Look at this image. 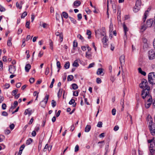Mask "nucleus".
I'll return each mask as SVG.
<instances>
[{"mask_svg": "<svg viewBox=\"0 0 155 155\" xmlns=\"http://www.w3.org/2000/svg\"><path fill=\"white\" fill-rule=\"evenodd\" d=\"M148 84L147 81L146 80L143 79L140 84V87L143 89L142 91L141 95H145L146 96H147V94H150V87L147 85Z\"/></svg>", "mask_w": 155, "mask_h": 155, "instance_id": "f257e3e1", "label": "nucleus"}, {"mask_svg": "<svg viewBox=\"0 0 155 155\" xmlns=\"http://www.w3.org/2000/svg\"><path fill=\"white\" fill-rule=\"evenodd\" d=\"M148 143H150L149 149L150 154H154L155 152V139L148 140Z\"/></svg>", "mask_w": 155, "mask_h": 155, "instance_id": "f03ea898", "label": "nucleus"}, {"mask_svg": "<svg viewBox=\"0 0 155 155\" xmlns=\"http://www.w3.org/2000/svg\"><path fill=\"white\" fill-rule=\"evenodd\" d=\"M142 97L144 99L146 98L147 99V102L145 104V107L146 108H149L152 104V98L150 94H147V96L145 95H142Z\"/></svg>", "mask_w": 155, "mask_h": 155, "instance_id": "7ed1b4c3", "label": "nucleus"}, {"mask_svg": "<svg viewBox=\"0 0 155 155\" xmlns=\"http://www.w3.org/2000/svg\"><path fill=\"white\" fill-rule=\"evenodd\" d=\"M153 20L152 19H148L146 22V25H143L140 29L141 31L143 32L146 30L147 27H151L153 23Z\"/></svg>", "mask_w": 155, "mask_h": 155, "instance_id": "20e7f679", "label": "nucleus"}, {"mask_svg": "<svg viewBox=\"0 0 155 155\" xmlns=\"http://www.w3.org/2000/svg\"><path fill=\"white\" fill-rule=\"evenodd\" d=\"M148 80L149 83L152 84H155V74L151 72L148 75Z\"/></svg>", "mask_w": 155, "mask_h": 155, "instance_id": "39448f33", "label": "nucleus"}, {"mask_svg": "<svg viewBox=\"0 0 155 155\" xmlns=\"http://www.w3.org/2000/svg\"><path fill=\"white\" fill-rule=\"evenodd\" d=\"M149 128L151 134L152 135L155 136V127L153 124V120L151 118H150V122H149Z\"/></svg>", "mask_w": 155, "mask_h": 155, "instance_id": "423d86ee", "label": "nucleus"}, {"mask_svg": "<svg viewBox=\"0 0 155 155\" xmlns=\"http://www.w3.org/2000/svg\"><path fill=\"white\" fill-rule=\"evenodd\" d=\"M148 57L149 60H153L155 58V51L151 50L148 51Z\"/></svg>", "mask_w": 155, "mask_h": 155, "instance_id": "0eeeda50", "label": "nucleus"}, {"mask_svg": "<svg viewBox=\"0 0 155 155\" xmlns=\"http://www.w3.org/2000/svg\"><path fill=\"white\" fill-rule=\"evenodd\" d=\"M49 95L47 94H46L45 95V97L44 99V100L42 101L40 103V104H41L43 102H44L45 104L44 105H41V107L43 108H45V107L46 106V104H47L48 101V99L49 98Z\"/></svg>", "mask_w": 155, "mask_h": 155, "instance_id": "6e6552de", "label": "nucleus"}, {"mask_svg": "<svg viewBox=\"0 0 155 155\" xmlns=\"http://www.w3.org/2000/svg\"><path fill=\"white\" fill-rule=\"evenodd\" d=\"M119 60L121 64V67H122L125 64V58L124 56V55L121 56L120 57Z\"/></svg>", "mask_w": 155, "mask_h": 155, "instance_id": "1a4fd4ad", "label": "nucleus"}, {"mask_svg": "<svg viewBox=\"0 0 155 155\" xmlns=\"http://www.w3.org/2000/svg\"><path fill=\"white\" fill-rule=\"evenodd\" d=\"M150 10V8H148L147 10L145 12L144 15V17L143 18V20L144 22L145 21L147 16L148 15L149 13V12Z\"/></svg>", "mask_w": 155, "mask_h": 155, "instance_id": "9d476101", "label": "nucleus"}, {"mask_svg": "<svg viewBox=\"0 0 155 155\" xmlns=\"http://www.w3.org/2000/svg\"><path fill=\"white\" fill-rule=\"evenodd\" d=\"M55 35L57 36H59L60 40V42H61L63 40V35L62 33H60V32L58 31H56L55 33Z\"/></svg>", "mask_w": 155, "mask_h": 155, "instance_id": "9b49d317", "label": "nucleus"}, {"mask_svg": "<svg viewBox=\"0 0 155 155\" xmlns=\"http://www.w3.org/2000/svg\"><path fill=\"white\" fill-rule=\"evenodd\" d=\"M32 113V111L30 109H28L25 110L24 112V114L25 115H26L27 114H28L29 116H30L31 115Z\"/></svg>", "mask_w": 155, "mask_h": 155, "instance_id": "f8f14e48", "label": "nucleus"}, {"mask_svg": "<svg viewBox=\"0 0 155 155\" xmlns=\"http://www.w3.org/2000/svg\"><path fill=\"white\" fill-rule=\"evenodd\" d=\"M103 42L104 43V47L106 48L107 46V42L108 41L106 36H104L103 38Z\"/></svg>", "mask_w": 155, "mask_h": 155, "instance_id": "ddd939ff", "label": "nucleus"}, {"mask_svg": "<svg viewBox=\"0 0 155 155\" xmlns=\"http://www.w3.org/2000/svg\"><path fill=\"white\" fill-rule=\"evenodd\" d=\"M31 68V65L29 64H27L25 67V71L26 72H28Z\"/></svg>", "mask_w": 155, "mask_h": 155, "instance_id": "4468645a", "label": "nucleus"}, {"mask_svg": "<svg viewBox=\"0 0 155 155\" xmlns=\"http://www.w3.org/2000/svg\"><path fill=\"white\" fill-rule=\"evenodd\" d=\"M12 40V38L11 37H9L8 40L7 41V45L8 46H12V43L11 41Z\"/></svg>", "mask_w": 155, "mask_h": 155, "instance_id": "2eb2a0df", "label": "nucleus"}, {"mask_svg": "<svg viewBox=\"0 0 155 155\" xmlns=\"http://www.w3.org/2000/svg\"><path fill=\"white\" fill-rule=\"evenodd\" d=\"M140 7L137 5H135L133 8V10L134 12H137L140 10Z\"/></svg>", "mask_w": 155, "mask_h": 155, "instance_id": "dca6fc26", "label": "nucleus"}, {"mask_svg": "<svg viewBox=\"0 0 155 155\" xmlns=\"http://www.w3.org/2000/svg\"><path fill=\"white\" fill-rule=\"evenodd\" d=\"M81 4V3L80 1H75L74 2L73 4L74 6L78 7Z\"/></svg>", "mask_w": 155, "mask_h": 155, "instance_id": "f3484780", "label": "nucleus"}, {"mask_svg": "<svg viewBox=\"0 0 155 155\" xmlns=\"http://www.w3.org/2000/svg\"><path fill=\"white\" fill-rule=\"evenodd\" d=\"M61 16L62 17L63 16L64 18L66 19L68 17V14L66 12H62Z\"/></svg>", "mask_w": 155, "mask_h": 155, "instance_id": "a211bd4d", "label": "nucleus"}, {"mask_svg": "<svg viewBox=\"0 0 155 155\" xmlns=\"http://www.w3.org/2000/svg\"><path fill=\"white\" fill-rule=\"evenodd\" d=\"M138 70L139 73H140L142 75L144 76H145L146 75V73L145 71H142L141 68H138Z\"/></svg>", "mask_w": 155, "mask_h": 155, "instance_id": "6ab92c4d", "label": "nucleus"}, {"mask_svg": "<svg viewBox=\"0 0 155 155\" xmlns=\"http://www.w3.org/2000/svg\"><path fill=\"white\" fill-rule=\"evenodd\" d=\"M63 89L62 88H60L59 89V91L58 93V97L59 98L61 96L62 94V93Z\"/></svg>", "mask_w": 155, "mask_h": 155, "instance_id": "aec40b11", "label": "nucleus"}, {"mask_svg": "<svg viewBox=\"0 0 155 155\" xmlns=\"http://www.w3.org/2000/svg\"><path fill=\"white\" fill-rule=\"evenodd\" d=\"M86 34L88 35V39H90L91 38V31L89 30H87Z\"/></svg>", "mask_w": 155, "mask_h": 155, "instance_id": "412c9836", "label": "nucleus"}, {"mask_svg": "<svg viewBox=\"0 0 155 155\" xmlns=\"http://www.w3.org/2000/svg\"><path fill=\"white\" fill-rule=\"evenodd\" d=\"M33 140L31 138H29L26 141V144L27 145H29L32 142Z\"/></svg>", "mask_w": 155, "mask_h": 155, "instance_id": "4be33fe9", "label": "nucleus"}, {"mask_svg": "<svg viewBox=\"0 0 155 155\" xmlns=\"http://www.w3.org/2000/svg\"><path fill=\"white\" fill-rule=\"evenodd\" d=\"M91 129V126L90 125H87L85 128V131L88 132L90 131Z\"/></svg>", "mask_w": 155, "mask_h": 155, "instance_id": "5701e85b", "label": "nucleus"}, {"mask_svg": "<svg viewBox=\"0 0 155 155\" xmlns=\"http://www.w3.org/2000/svg\"><path fill=\"white\" fill-rule=\"evenodd\" d=\"M103 72V69L101 68H98L97 72V75H100Z\"/></svg>", "mask_w": 155, "mask_h": 155, "instance_id": "b1692460", "label": "nucleus"}, {"mask_svg": "<svg viewBox=\"0 0 155 155\" xmlns=\"http://www.w3.org/2000/svg\"><path fill=\"white\" fill-rule=\"evenodd\" d=\"M141 4V0H136V5L140 7V6Z\"/></svg>", "mask_w": 155, "mask_h": 155, "instance_id": "393cba45", "label": "nucleus"}, {"mask_svg": "<svg viewBox=\"0 0 155 155\" xmlns=\"http://www.w3.org/2000/svg\"><path fill=\"white\" fill-rule=\"evenodd\" d=\"M70 67V63L69 61L66 62L64 65V67L66 69L69 68Z\"/></svg>", "mask_w": 155, "mask_h": 155, "instance_id": "a878e982", "label": "nucleus"}, {"mask_svg": "<svg viewBox=\"0 0 155 155\" xmlns=\"http://www.w3.org/2000/svg\"><path fill=\"white\" fill-rule=\"evenodd\" d=\"M73 89L74 90H76L78 88V86L76 84H73L71 85Z\"/></svg>", "mask_w": 155, "mask_h": 155, "instance_id": "bb28decb", "label": "nucleus"}, {"mask_svg": "<svg viewBox=\"0 0 155 155\" xmlns=\"http://www.w3.org/2000/svg\"><path fill=\"white\" fill-rule=\"evenodd\" d=\"M123 28H124V33L126 34L127 33V32L128 30V28L127 27L126 25H124Z\"/></svg>", "mask_w": 155, "mask_h": 155, "instance_id": "cd10ccee", "label": "nucleus"}, {"mask_svg": "<svg viewBox=\"0 0 155 155\" xmlns=\"http://www.w3.org/2000/svg\"><path fill=\"white\" fill-rule=\"evenodd\" d=\"M79 65L77 60H75L73 64V66L74 67H77Z\"/></svg>", "mask_w": 155, "mask_h": 155, "instance_id": "c85d7f7f", "label": "nucleus"}, {"mask_svg": "<svg viewBox=\"0 0 155 155\" xmlns=\"http://www.w3.org/2000/svg\"><path fill=\"white\" fill-rule=\"evenodd\" d=\"M74 77L72 75H69L68 76L67 79L68 81H71L73 79Z\"/></svg>", "mask_w": 155, "mask_h": 155, "instance_id": "c756f323", "label": "nucleus"}, {"mask_svg": "<svg viewBox=\"0 0 155 155\" xmlns=\"http://www.w3.org/2000/svg\"><path fill=\"white\" fill-rule=\"evenodd\" d=\"M69 18H70V20L71 21V22L73 23L74 24H76L77 23L76 20L74 19V18L71 17H69Z\"/></svg>", "mask_w": 155, "mask_h": 155, "instance_id": "7c9ffc66", "label": "nucleus"}, {"mask_svg": "<svg viewBox=\"0 0 155 155\" xmlns=\"http://www.w3.org/2000/svg\"><path fill=\"white\" fill-rule=\"evenodd\" d=\"M79 91H73V95L77 97L78 95Z\"/></svg>", "mask_w": 155, "mask_h": 155, "instance_id": "2f4dec72", "label": "nucleus"}, {"mask_svg": "<svg viewBox=\"0 0 155 155\" xmlns=\"http://www.w3.org/2000/svg\"><path fill=\"white\" fill-rule=\"evenodd\" d=\"M49 45L50 46V48L51 50L53 49V43L52 41L51 40H49Z\"/></svg>", "mask_w": 155, "mask_h": 155, "instance_id": "473e14b6", "label": "nucleus"}, {"mask_svg": "<svg viewBox=\"0 0 155 155\" xmlns=\"http://www.w3.org/2000/svg\"><path fill=\"white\" fill-rule=\"evenodd\" d=\"M51 104L52 107H54L56 106V101L54 100H52V101Z\"/></svg>", "mask_w": 155, "mask_h": 155, "instance_id": "72a5a7b5", "label": "nucleus"}, {"mask_svg": "<svg viewBox=\"0 0 155 155\" xmlns=\"http://www.w3.org/2000/svg\"><path fill=\"white\" fill-rule=\"evenodd\" d=\"M27 15V13L26 12H24L21 16V18H24Z\"/></svg>", "mask_w": 155, "mask_h": 155, "instance_id": "f704fd0d", "label": "nucleus"}, {"mask_svg": "<svg viewBox=\"0 0 155 155\" xmlns=\"http://www.w3.org/2000/svg\"><path fill=\"white\" fill-rule=\"evenodd\" d=\"M113 25L112 23H110V25L109 27V31L110 32H111L113 29Z\"/></svg>", "mask_w": 155, "mask_h": 155, "instance_id": "c9c22d12", "label": "nucleus"}, {"mask_svg": "<svg viewBox=\"0 0 155 155\" xmlns=\"http://www.w3.org/2000/svg\"><path fill=\"white\" fill-rule=\"evenodd\" d=\"M18 91V89L13 90L12 92V95H15L16 94Z\"/></svg>", "mask_w": 155, "mask_h": 155, "instance_id": "e433bc0d", "label": "nucleus"}, {"mask_svg": "<svg viewBox=\"0 0 155 155\" xmlns=\"http://www.w3.org/2000/svg\"><path fill=\"white\" fill-rule=\"evenodd\" d=\"M5 8L1 5H0V11L1 12H5Z\"/></svg>", "mask_w": 155, "mask_h": 155, "instance_id": "4c0bfd02", "label": "nucleus"}, {"mask_svg": "<svg viewBox=\"0 0 155 155\" xmlns=\"http://www.w3.org/2000/svg\"><path fill=\"white\" fill-rule=\"evenodd\" d=\"M54 81H55L54 79L53 78L52 80V81L51 83V84L50 85L49 87L50 88H52L53 87V84L54 83Z\"/></svg>", "mask_w": 155, "mask_h": 155, "instance_id": "58836bf2", "label": "nucleus"}, {"mask_svg": "<svg viewBox=\"0 0 155 155\" xmlns=\"http://www.w3.org/2000/svg\"><path fill=\"white\" fill-rule=\"evenodd\" d=\"M77 37L82 41L84 40V38L80 34H79L77 35Z\"/></svg>", "mask_w": 155, "mask_h": 155, "instance_id": "ea45409f", "label": "nucleus"}, {"mask_svg": "<svg viewBox=\"0 0 155 155\" xmlns=\"http://www.w3.org/2000/svg\"><path fill=\"white\" fill-rule=\"evenodd\" d=\"M95 63L94 62L90 64L88 66L87 68L89 69L93 67Z\"/></svg>", "mask_w": 155, "mask_h": 155, "instance_id": "a19ab883", "label": "nucleus"}, {"mask_svg": "<svg viewBox=\"0 0 155 155\" xmlns=\"http://www.w3.org/2000/svg\"><path fill=\"white\" fill-rule=\"evenodd\" d=\"M102 125V123L101 122H99L97 125V126L99 127H101Z\"/></svg>", "mask_w": 155, "mask_h": 155, "instance_id": "79ce46f5", "label": "nucleus"}, {"mask_svg": "<svg viewBox=\"0 0 155 155\" xmlns=\"http://www.w3.org/2000/svg\"><path fill=\"white\" fill-rule=\"evenodd\" d=\"M11 133V131L8 129H6L5 130V133L6 135H8Z\"/></svg>", "mask_w": 155, "mask_h": 155, "instance_id": "37998d69", "label": "nucleus"}, {"mask_svg": "<svg viewBox=\"0 0 155 155\" xmlns=\"http://www.w3.org/2000/svg\"><path fill=\"white\" fill-rule=\"evenodd\" d=\"M96 82L98 84H100L101 82V80L100 78H98L96 79Z\"/></svg>", "mask_w": 155, "mask_h": 155, "instance_id": "c03bdc74", "label": "nucleus"}, {"mask_svg": "<svg viewBox=\"0 0 155 155\" xmlns=\"http://www.w3.org/2000/svg\"><path fill=\"white\" fill-rule=\"evenodd\" d=\"M75 102V100L74 99H71L69 102V104L70 105L72 104Z\"/></svg>", "mask_w": 155, "mask_h": 155, "instance_id": "a18cd8bd", "label": "nucleus"}, {"mask_svg": "<svg viewBox=\"0 0 155 155\" xmlns=\"http://www.w3.org/2000/svg\"><path fill=\"white\" fill-rule=\"evenodd\" d=\"M57 67L59 69L60 68H61V64L60 62L59 61H57Z\"/></svg>", "mask_w": 155, "mask_h": 155, "instance_id": "49530a36", "label": "nucleus"}, {"mask_svg": "<svg viewBox=\"0 0 155 155\" xmlns=\"http://www.w3.org/2000/svg\"><path fill=\"white\" fill-rule=\"evenodd\" d=\"M49 73V68L48 67L46 68L45 74L46 75H47Z\"/></svg>", "mask_w": 155, "mask_h": 155, "instance_id": "de8ad7c7", "label": "nucleus"}, {"mask_svg": "<svg viewBox=\"0 0 155 155\" xmlns=\"http://www.w3.org/2000/svg\"><path fill=\"white\" fill-rule=\"evenodd\" d=\"M16 6L17 8H18L19 9H21L22 8V6H20L19 3L18 2L16 3Z\"/></svg>", "mask_w": 155, "mask_h": 155, "instance_id": "09e8293b", "label": "nucleus"}, {"mask_svg": "<svg viewBox=\"0 0 155 155\" xmlns=\"http://www.w3.org/2000/svg\"><path fill=\"white\" fill-rule=\"evenodd\" d=\"M5 139V137L3 135H0V142H1L3 141V139Z\"/></svg>", "mask_w": 155, "mask_h": 155, "instance_id": "8fccbe9b", "label": "nucleus"}, {"mask_svg": "<svg viewBox=\"0 0 155 155\" xmlns=\"http://www.w3.org/2000/svg\"><path fill=\"white\" fill-rule=\"evenodd\" d=\"M78 45V43L77 42L74 41L73 42V46L74 47H76Z\"/></svg>", "mask_w": 155, "mask_h": 155, "instance_id": "3c124183", "label": "nucleus"}, {"mask_svg": "<svg viewBox=\"0 0 155 155\" xmlns=\"http://www.w3.org/2000/svg\"><path fill=\"white\" fill-rule=\"evenodd\" d=\"M30 22L29 21H27L26 22L25 26L26 28H29V25H30Z\"/></svg>", "mask_w": 155, "mask_h": 155, "instance_id": "603ef678", "label": "nucleus"}, {"mask_svg": "<svg viewBox=\"0 0 155 155\" xmlns=\"http://www.w3.org/2000/svg\"><path fill=\"white\" fill-rule=\"evenodd\" d=\"M77 16L78 20H80L82 18V15L81 14H78Z\"/></svg>", "mask_w": 155, "mask_h": 155, "instance_id": "864d4df0", "label": "nucleus"}, {"mask_svg": "<svg viewBox=\"0 0 155 155\" xmlns=\"http://www.w3.org/2000/svg\"><path fill=\"white\" fill-rule=\"evenodd\" d=\"M22 31V30L21 28H19L17 32V34L19 35L21 34Z\"/></svg>", "mask_w": 155, "mask_h": 155, "instance_id": "5fc2aeb1", "label": "nucleus"}, {"mask_svg": "<svg viewBox=\"0 0 155 155\" xmlns=\"http://www.w3.org/2000/svg\"><path fill=\"white\" fill-rule=\"evenodd\" d=\"M79 150V146L78 145H77L75 147L74 151L75 152H77Z\"/></svg>", "mask_w": 155, "mask_h": 155, "instance_id": "6e6d98bb", "label": "nucleus"}, {"mask_svg": "<svg viewBox=\"0 0 155 155\" xmlns=\"http://www.w3.org/2000/svg\"><path fill=\"white\" fill-rule=\"evenodd\" d=\"M9 127L11 130L14 129L15 127V125L13 124H12L10 125Z\"/></svg>", "mask_w": 155, "mask_h": 155, "instance_id": "4d7b16f0", "label": "nucleus"}, {"mask_svg": "<svg viewBox=\"0 0 155 155\" xmlns=\"http://www.w3.org/2000/svg\"><path fill=\"white\" fill-rule=\"evenodd\" d=\"M116 110L115 109H113L112 110V113L113 115H114L116 114Z\"/></svg>", "mask_w": 155, "mask_h": 155, "instance_id": "13d9d810", "label": "nucleus"}, {"mask_svg": "<svg viewBox=\"0 0 155 155\" xmlns=\"http://www.w3.org/2000/svg\"><path fill=\"white\" fill-rule=\"evenodd\" d=\"M43 52L42 51H41L39 52L38 54V56L39 57H41L43 55Z\"/></svg>", "mask_w": 155, "mask_h": 155, "instance_id": "bf43d9fd", "label": "nucleus"}, {"mask_svg": "<svg viewBox=\"0 0 155 155\" xmlns=\"http://www.w3.org/2000/svg\"><path fill=\"white\" fill-rule=\"evenodd\" d=\"M86 57L87 58H89L91 57V55L90 53L88 52H86Z\"/></svg>", "mask_w": 155, "mask_h": 155, "instance_id": "052dcab7", "label": "nucleus"}, {"mask_svg": "<svg viewBox=\"0 0 155 155\" xmlns=\"http://www.w3.org/2000/svg\"><path fill=\"white\" fill-rule=\"evenodd\" d=\"M2 107V109L5 110L6 109V105L5 104H3Z\"/></svg>", "mask_w": 155, "mask_h": 155, "instance_id": "680f3d73", "label": "nucleus"}, {"mask_svg": "<svg viewBox=\"0 0 155 155\" xmlns=\"http://www.w3.org/2000/svg\"><path fill=\"white\" fill-rule=\"evenodd\" d=\"M124 42H125L126 41L127 39V33L126 34H125L124 33Z\"/></svg>", "mask_w": 155, "mask_h": 155, "instance_id": "e2e57ef3", "label": "nucleus"}, {"mask_svg": "<svg viewBox=\"0 0 155 155\" xmlns=\"http://www.w3.org/2000/svg\"><path fill=\"white\" fill-rule=\"evenodd\" d=\"M2 115L4 116H7L8 115V114L7 112L5 111H3L2 113Z\"/></svg>", "mask_w": 155, "mask_h": 155, "instance_id": "0e129e2a", "label": "nucleus"}, {"mask_svg": "<svg viewBox=\"0 0 155 155\" xmlns=\"http://www.w3.org/2000/svg\"><path fill=\"white\" fill-rule=\"evenodd\" d=\"M4 97L3 96H0V103L2 102L4 100Z\"/></svg>", "mask_w": 155, "mask_h": 155, "instance_id": "69168bd1", "label": "nucleus"}, {"mask_svg": "<svg viewBox=\"0 0 155 155\" xmlns=\"http://www.w3.org/2000/svg\"><path fill=\"white\" fill-rule=\"evenodd\" d=\"M35 81V79L34 78H31L29 79V82L31 83H33Z\"/></svg>", "mask_w": 155, "mask_h": 155, "instance_id": "338daca9", "label": "nucleus"}, {"mask_svg": "<svg viewBox=\"0 0 155 155\" xmlns=\"http://www.w3.org/2000/svg\"><path fill=\"white\" fill-rule=\"evenodd\" d=\"M119 127L118 126H116L114 127V130L115 131H116L119 129Z\"/></svg>", "mask_w": 155, "mask_h": 155, "instance_id": "774afa93", "label": "nucleus"}]
</instances>
